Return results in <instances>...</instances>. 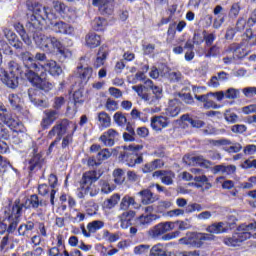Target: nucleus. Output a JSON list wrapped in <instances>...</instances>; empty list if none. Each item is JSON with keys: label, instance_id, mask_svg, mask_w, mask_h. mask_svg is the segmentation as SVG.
Segmentation results:
<instances>
[{"label": "nucleus", "instance_id": "nucleus-31", "mask_svg": "<svg viewBox=\"0 0 256 256\" xmlns=\"http://www.w3.org/2000/svg\"><path fill=\"white\" fill-rule=\"evenodd\" d=\"M237 171V167L235 165H216L213 168V173H221L222 175H233Z\"/></svg>", "mask_w": 256, "mask_h": 256}, {"label": "nucleus", "instance_id": "nucleus-57", "mask_svg": "<svg viewBox=\"0 0 256 256\" xmlns=\"http://www.w3.org/2000/svg\"><path fill=\"white\" fill-rule=\"evenodd\" d=\"M224 118L228 123H237L239 116H237L235 112H231V110H227L224 114Z\"/></svg>", "mask_w": 256, "mask_h": 256}, {"label": "nucleus", "instance_id": "nucleus-33", "mask_svg": "<svg viewBox=\"0 0 256 256\" xmlns=\"http://www.w3.org/2000/svg\"><path fill=\"white\" fill-rule=\"evenodd\" d=\"M1 139H9V130L0 123V153H7V143Z\"/></svg>", "mask_w": 256, "mask_h": 256}, {"label": "nucleus", "instance_id": "nucleus-3", "mask_svg": "<svg viewBox=\"0 0 256 256\" xmlns=\"http://www.w3.org/2000/svg\"><path fill=\"white\" fill-rule=\"evenodd\" d=\"M32 14L28 18L26 27L30 28V31L41 30L44 25H49L51 21L56 19L55 14L51 12L49 7H45L41 4H34L32 6Z\"/></svg>", "mask_w": 256, "mask_h": 256}, {"label": "nucleus", "instance_id": "nucleus-18", "mask_svg": "<svg viewBox=\"0 0 256 256\" xmlns=\"http://www.w3.org/2000/svg\"><path fill=\"white\" fill-rule=\"evenodd\" d=\"M117 137H119V132L113 128H110L100 136L99 140L103 143V145H105V147H113Z\"/></svg>", "mask_w": 256, "mask_h": 256}, {"label": "nucleus", "instance_id": "nucleus-15", "mask_svg": "<svg viewBox=\"0 0 256 256\" xmlns=\"http://www.w3.org/2000/svg\"><path fill=\"white\" fill-rule=\"evenodd\" d=\"M21 209L22 207L19 205L12 207V212L6 219L8 222V233H13V231L17 229V225L19 224V217H21Z\"/></svg>", "mask_w": 256, "mask_h": 256}, {"label": "nucleus", "instance_id": "nucleus-64", "mask_svg": "<svg viewBox=\"0 0 256 256\" xmlns=\"http://www.w3.org/2000/svg\"><path fill=\"white\" fill-rule=\"evenodd\" d=\"M245 97H254L256 95V87H246L242 90Z\"/></svg>", "mask_w": 256, "mask_h": 256}, {"label": "nucleus", "instance_id": "nucleus-4", "mask_svg": "<svg viewBox=\"0 0 256 256\" xmlns=\"http://www.w3.org/2000/svg\"><path fill=\"white\" fill-rule=\"evenodd\" d=\"M99 175H97V171H87L82 175L80 180V186L77 189V197L79 199H83L85 196L90 195V197H96L99 195V188L95 186L94 183L99 181Z\"/></svg>", "mask_w": 256, "mask_h": 256}, {"label": "nucleus", "instance_id": "nucleus-5", "mask_svg": "<svg viewBox=\"0 0 256 256\" xmlns=\"http://www.w3.org/2000/svg\"><path fill=\"white\" fill-rule=\"evenodd\" d=\"M249 231H256V222L250 224H242L238 227L237 232L230 238H225L224 243L228 247H237L251 238V233Z\"/></svg>", "mask_w": 256, "mask_h": 256}, {"label": "nucleus", "instance_id": "nucleus-2", "mask_svg": "<svg viewBox=\"0 0 256 256\" xmlns=\"http://www.w3.org/2000/svg\"><path fill=\"white\" fill-rule=\"evenodd\" d=\"M77 131V124L74 122H69L68 120H62L59 124H56L52 127V129L48 133V139H53V137H57L49 147V151L61 141L63 135H66L62 140V148L65 149L73 143V134Z\"/></svg>", "mask_w": 256, "mask_h": 256}, {"label": "nucleus", "instance_id": "nucleus-32", "mask_svg": "<svg viewBox=\"0 0 256 256\" xmlns=\"http://www.w3.org/2000/svg\"><path fill=\"white\" fill-rule=\"evenodd\" d=\"M163 165H164L163 160L156 159L152 162L146 163L142 167V172L143 173H153V171H155L156 169H161V167H163Z\"/></svg>", "mask_w": 256, "mask_h": 256}, {"label": "nucleus", "instance_id": "nucleus-56", "mask_svg": "<svg viewBox=\"0 0 256 256\" xmlns=\"http://www.w3.org/2000/svg\"><path fill=\"white\" fill-rule=\"evenodd\" d=\"M111 155V150H109L108 148H104L100 152H98L97 159L98 161H107V159H109Z\"/></svg>", "mask_w": 256, "mask_h": 256}, {"label": "nucleus", "instance_id": "nucleus-45", "mask_svg": "<svg viewBox=\"0 0 256 256\" xmlns=\"http://www.w3.org/2000/svg\"><path fill=\"white\" fill-rule=\"evenodd\" d=\"M14 28L16 29L17 33H19L24 43H26V45H31V38H29V36L25 32V28H23V26L20 23L15 24Z\"/></svg>", "mask_w": 256, "mask_h": 256}, {"label": "nucleus", "instance_id": "nucleus-29", "mask_svg": "<svg viewBox=\"0 0 256 256\" xmlns=\"http://www.w3.org/2000/svg\"><path fill=\"white\" fill-rule=\"evenodd\" d=\"M85 59H87V57L81 58L78 69L80 70V76L82 79L88 80L91 79V75H93V68L88 67L87 64L85 65Z\"/></svg>", "mask_w": 256, "mask_h": 256}, {"label": "nucleus", "instance_id": "nucleus-22", "mask_svg": "<svg viewBox=\"0 0 256 256\" xmlns=\"http://www.w3.org/2000/svg\"><path fill=\"white\" fill-rule=\"evenodd\" d=\"M20 57L24 63V65L28 68V69H33V71H35V73H39V64H37L35 62V58L32 56V54L30 52H22L20 54Z\"/></svg>", "mask_w": 256, "mask_h": 256}, {"label": "nucleus", "instance_id": "nucleus-7", "mask_svg": "<svg viewBox=\"0 0 256 256\" xmlns=\"http://www.w3.org/2000/svg\"><path fill=\"white\" fill-rule=\"evenodd\" d=\"M143 145L131 144L124 147V151L120 155L121 161L126 163L128 167H135V165H141L143 163V156H137V151H141Z\"/></svg>", "mask_w": 256, "mask_h": 256}, {"label": "nucleus", "instance_id": "nucleus-25", "mask_svg": "<svg viewBox=\"0 0 256 256\" xmlns=\"http://www.w3.org/2000/svg\"><path fill=\"white\" fill-rule=\"evenodd\" d=\"M4 35L9 42V44L12 47H15V49H21L23 47V43L19 41V38L17 37V34L15 32L11 31L10 29H4Z\"/></svg>", "mask_w": 256, "mask_h": 256}, {"label": "nucleus", "instance_id": "nucleus-21", "mask_svg": "<svg viewBox=\"0 0 256 256\" xmlns=\"http://www.w3.org/2000/svg\"><path fill=\"white\" fill-rule=\"evenodd\" d=\"M152 177H157L161 179L164 185H173V180L175 179V173L172 171L157 170L152 174Z\"/></svg>", "mask_w": 256, "mask_h": 256}, {"label": "nucleus", "instance_id": "nucleus-12", "mask_svg": "<svg viewBox=\"0 0 256 256\" xmlns=\"http://www.w3.org/2000/svg\"><path fill=\"white\" fill-rule=\"evenodd\" d=\"M0 120H2L5 125L9 126L11 129H17L23 124L19 121L18 118L13 117L8 111L5 105L0 102Z\"/></svg>", "mask_w": 256, "mask_h": 256}, {"label": "nucleus", "instance_id": "nucleus-6", "mask_svg": "<svg viewBox=\"0 0 256 256\" xmlns=\"http://www.w3.org/2000/svg\"><path fill=\"white\" fill-rule=\"evenodd\" d=\"M9 72L0 68V81L10 89H15L19 85V64L11 61L8 64Z\"/></svg>", "mask_w": 256, "mask_h": 256}, {"label": "nucleus", "instance_id": "nucleus-36", "mask_svg": "<svg viewBox=\"0 0 256 256\" xmlns=\"http://www.w3.org/2000/svg\"><path fill=\"white\" fill-rule=\"evenodd\" d=\"M107 60V50L103 47L99 49L96 60L94 61V67L99 69V67H103L105 65V61Z\"/></svg>", "mask_w": 256, "mask_h": 256}, {"label": "nucleus", "instance_id": "nucleus-24", "mask_svg": "<svg viewBox=\"0 0 256 256\" xmlns=\"http://www.w3.org/2000/svg\"><path fill=\"white\" fill-rule=\"evenodd\" d=\"M181 113V105L178 100H171L168 107L165 109L166 117H177Z\"/></svg>", "mask_w": 256, "mask_h": 256}, {"label": "nucleus", "instance_id": "nucleus-62", "mask_svg": "<svg viewBox=\"0 0 256 256\" xmlns=\"http://www.w3.org/2000/svg\"><path fill=\"white\" fill-rule=\"evenodd\" d=\"M195 211H203V206H201V204L192 203L189 204L185 210L186 213H195Z\"/></svg>", "mask_w": 256, "mask_h": 256}, {"label": "nucleus", "instance_id": "nucleus-55", "mask_svg": "<svg viewBox=\"0 0 256 256\" xmlns=\"http://www.w3.org/2000/svg\"><path fill=\"white\" fill-rule=\"evenodd\" d=\"M244 39L248 42V45H256V34H253V30L247 29Z\"/></svg>", "mask_w": 256, "mask_h": 256}, {"label": "nucleus", "instance_id": "nucleus-60", "mask_svg": "<svg viewBox=\"0 0 256 256\" xmlns=\"http://www.w3.org/2000/svg\"><path fill=\"white\" fill-rule=\"evenodd\" d=\"M9 102L12 107H15L17 109L21 105V98L17 94H10Z\"/></svg>", "mask_w": 256, "mask_h": 256}, {"label": "nucleus", "instance_id": "nucleus-52", "mask_svg": "<svg viewBox=\"0 0 256 256\" xmlns=\"http://www.w3.org/2000/svg\"><path fill=\"white\" fill-rule=\"evenodd\" d=\"M247 56V50L243 46H237L233 51V59H243Z\"/></svg>", "mask_w": 256, "mask_h": 256}, {"label": "nucleus", "instance_id": "nucleus-44", "mask_svg": "<svg viewBox=\"0 0 256 256\" xmlns=\"http://www.w3.org/2000/svg\"><path fill=\"white\" fill-rule=\"evenodd\" d=\"M62 17L63 19H66V21H69V23H73V21L77 19V10L72 7H66L64 15H62Z\"/></svg>", "mask_w": 256, "mask_h": 256}, {"label": "nucleus", "instance_id": "nucleus-1", "mask_svg": "<svg viewBox=\"0 0 256 256\" xmlns=\"http://www.w3.org/2000/svg\"><path fill=\"white\" fill-rule=\"evenodd\" d=\"M34 41L37 47L41 49V51H44V53H56L60 61H65L73 57L71 50L63 46V42L57 37L39 34L34 36Z\"/></svg>", "mask_w": 256, "mask_h": 256}, {"label": "nucleus", "instance_id": "nucleus-19", "mask_svg": "<svg viewBox=\"0 0 256 256\" xmlns=\"http://www.w3.org/2000/svg\"><path fill=\"white\" fill-rule=\"evenodd\" d=\"M183 162L186 165H199L200 167H211V162L203 158V156L185 155Z\"/></svg>", "mask_w": 256, "mask_h": 256}, {"label": "nucleus", "instance_id": "nucleus-47", "mask_svg": "<svg viewBox=\"0 0 256 256\" xmlns=\"http://www.w3.org/2000/svg\"><path fill=\"white\" fill-rule=\"evenodd\" d=\"M113 177L116 185H122L125 182V172L121 168L114 170Z\"/></svg>", "mask_w": 256, "mask_h": 256}, {"label": "nucleus", "instance_id": "nucleus-61", "mask_svg": "<svg viewBox=\"0 0 256 256\" xmlns=\"http://www.w3.org/2000/svg\"><path fill=\"white\" fill-rule=\"evenodd\" d=\"M105 107L107 111H117V109H119V104H117V101L108 98Z\"/></svg>", "mask_w": 256, "mask_h": 256}, {"label": "nucleus", "instance_id": "nucleus-26", "mask_svg": "<svg viewBox=\"0 0 256 256\" xmlns=\"http://www.w3.org/2000/svg\"><path fill=\"white\" fill-rule=\"evenodd\" d=\"M85 45L89 47V49H95L101 45V36L94 32H90L85 37Z\"/></svg>", "mask_w": 256, "mask_h": 256}, {"label": "nucleus", "instance_id": "nucleus-28", "mask_svg": "<svg viewBox=\"0 0 256 256\" xmlns=\"http://www.w3.org/2000/svg\"><path fill=\"white\" fill-rule=\"evenodd\" d=\"M138 195L141 197V203L143 205H151V203H155L157 197L153 196V192L149 189H144L138 192Z\"/></svg>", "mask_w": 256, "mask_h": 256}, {"label": "nucleus", "instance_id": "nucleus-39", "mask_svg": "<svg viewBox=\"0 0 256 256\" xmlns=\"http://www.w3.org/2000/svg\"><path fill=\"white\" fill-rule=\"evenodd\" d=\"M150 256H167L165 245L158 243L150 249Z\"/></svg>", "mask_w": 256, "mask_h": 256}, {"label": "nucleus", "instance_id": "nucleus-51", "mask_svg": "<svg viewBox=\"0 0 256 256\" xmlns=\"http://www.w3.org/2000/svg\"><path fill=\"white\" fill-rule=\"evenodd\" d=\"M149 249H151L150 245L147 244H140L134 247V254L135 255H145L149 253Z\"/></svg>", "mask_w": 256, "mask_h": 256}, {"label": "nucleus", "instance_id": "nucleus-46", "mask_svg": "<svg viewBox=\"0 0 256 256\" xmlns=\"http://www.w3.org/2000/svg\"><path fill=\"white\" fill-rule=\"evenodd\" d=\"M133 91L137 93L139 97L143 99L149 105V94L145 93V86L143 85H136L132 86Z\"/></svg>", "mask_w": 256, "mask_h": 256}, {"label": "nucleus", "instance_id": "nucleus-23", "mask_svg": "<svg viewBox=\"0 0 256 256\" xmlns=\"http://www.w3.org/2000/svg\"><path fill=\"white\" fill-rule=\"evenodd\" d=\"M57 119H59V112L57 110L45 111V116L41 122L43 129H48L50 125H53V123L57 121Z\"/></svg>", "mask_w": 256, "mask_h": 256}, {"label": "nucleus", "instance_id": "nucleus-20", "mask_svg": "<svg viewBox=\"0 0 256 256\" xmlns=\"http://www.w3.org/2000/svg\"><path fill=\"white\" fill-rule=\"evenodd\" d=\"M92 5L98 7L102 15H111L113 13V0H93Z\"/></svg>", "mask_w": 256, "mask_h": 256}, {"label": "nucleus", "instance_id": "nucleus-38", "mask_svg": "<svg viewBox=\"0 0 256 256\" xmlns=\"http://www.w3.org/2000/svg\"><path fill=\"white\" fill-rule=\"evenodd\" d=\"M107 25H109L107 20L101 17L95 18L92 22V27L95 31H105V29H107Z\"/></svg>", "mask_w": 256, "mask_h": 256}, {"label": "nucleus", "instance_id": "nucleus-58", "mask_svg": "<svg viewBox=\"0 0 256 256\" xmlns=\"http://www.w3.org/2000/svg\"><path fill=\"white\" fill-rule=\"evenodd\" d=\"M47 61V55H45V53H36L34 63H36L39 67L40 65H45Z\"/></svg>", "mask_w": 256, "mask_h": 256}, {"label": "nucleus", "instance_id": "nucleus-59", "mask_svg": "<svg viewBox=\"0 0 256 256\" xmlns=\"http://www.w3.org/2000/svg\"><path fill=\"white\" fill-rule=\"evenodd\" d=\"M239 93H240L239 89L229 88L225 92V98L226 99H237L239 97Z\"/></svg>", "mask_w": 256, "mask_h": 256}, {"label": "nucleus", "instance_id": "nucleus-49", "mask_svg": "<svg viewBox=\"0 0 256 256\" xmlns=\"http://www.w3.org/2000/svg\"><path fill=\"white\" fill-rule=\"evenodd\" d=\"M84 207L89 215H95L99 211V205L94 200L85 202Z\"/></svg>", "mask_w": 256, "mask_h": 256}, {"label": "nucleus", "instance_id": "nucleus-8", "mask_svg": "<svg viewBox=\"0 0 256 256\" xmlns=\"http://www.w3.org/2000/svg\"><path fill=\"white\" fill-rule=\"evenodd\" d=\"M215 236L213 234L201 232H188L185 237L178 241L180 245H189L190 247H201L203 241H213Z\"/></svg>", "mask_w": 256, "mask_h": 256}, {"label": "nucleus", "instance_id": "nucleus-48", "mask_svg": "<svg viewBox=\"0 0 256 256\" xmlns=\"http://www.w3.org/2000/svg\"><path fill=\"white\" fill-rule=\"evenodd\" d=\"M239 13H241V4L239 2L233 3L230 7L228 17L230 19H237Z\"/></svg>", "mask_w": 256, "mask_h": 256}, {"label": "nucleus", "instance_id": "nucleus-10", "mask_svg": "<svg viewBox=\"0 0 256 256\" xmlns=\"http://www.w3.org/2000/svg\"><path fill=\"white\" fill-rule=\"evenodd\" d=\"M39 65L40 69L38 73H40L42 77L47 75L45 71H47L49 75H52V77H59V75L63 73V68H61V65H59L55 60H47L46 63Z\"/></svg>", "mask_w": 256, "mask_h": 256}, {"label": "nucleus", "instance_id": "nucleus-9", "mask_svg": "<svg viewBox=\"0 0 256 256\" xmlns=\"http://www.w3.org/2000/svg\"><path fill=\"white\" fill-rule=\"evenodd\" d=\"M25 77L33 87H36L37 89H41L42 91H51L53 89V84H51V82H48L42 75L39 76V73L33 72V70H26Z\"/></svg>", "mask_w": 256, "mask_h": 256}, {"label": "nucleus", "instance_id": "nucleus-34", "mask_svg": "<svg viewBox=\"0 0 256 256\" xmlns=\"http://www.w3.org/2000/svg\"><path fill=\"white\" fill-rule=\"evenodd\" d=\"M181 120L186 123H189L191 127H194L196 129H201V127L205 126V122H203V120L193 119L189 116V114L182 115Z\"/></svg>", "mask_w": 256, "mask_h": 256}, {"label": "nucleus", "instance_id": "nucleus-50", "mask_svg": "<svg viewBox=\"0 0 256 256\" xmlns=\"http://www.w3.org/2000/svg\"><path fill=\"white\" fill-rule=\"evenodd\" d=\"M73 99L75 107H79V105H83V103H85V96H83V92L81 90L74 92Z\"/></svg>", "mask_w": 256, "mask_h": 256}, {"label": "nucleus", "instance_id": "nucleus-43", "mask_svg": "<svg viewBox=\"0 0 256 256\" xmlns=\"http://www.w3.org/2000/svg\"><path fill=\"white\" fill-rule=\"evenodd\" d=\"M113 121L118 127H125L127 125V116L123 112H116L113 115Z\"/></svg>", "mask_w": 256, "mask_h": 256}, {"label": "nucleus", "instance_id": "nucleus-41", "mask_svg": "<svg viewBox=\"0 0 256 256\" xmlns=\"http://www.w3.org/2000/svg\"><path fill=\"white\" fill-rule=\"evenodd\" d=\"M103 227H105V223L101 220H94L87 224L89 233H97V231L103 229Z\"/></svg>", "mask_w": 256, "mask_h": 256}, {"label": "nucleus", "instance_id": "nucleus-16", "mask_svg": "<svg viewBox=\"0 0 256 256\" xmlns=\"http://www.w3.org/2000/svg\"><path fill=\"white\" fill-rule=\"evenodd\" d=\"M145 85H147L153 93V96L149 95V105H157L161 97H163V89L159 86L153 85V81L150 79L145 81Z\"/></svg>", "mask_w": 256, "mask_h": 256}, {"label": "nucleus", "instance_id": "nucleus-54", "mask_svg": "<svg viewBox=\"0 0 256 256\" xmlns=\"http://www.w3.org/2000/svg\"><path fill=\"white\" fill-rule=\"evenodd\" d=\"M35 224L33 222H27L26 224L20 225L18 228L19 235H25L26 231H33Z\"/></svg>", "mask_w": 256, "mask_h": 256}, {"label": "nucleus", "instance_id": "nucleus-42", "mask_svg": "<svg viewBox=\"0 0 256 256\" xmlns=\"http://www.w3.org/2000/svg\"><path fill=\"white\" fill-rule=\"evenodd\" d=\"M28 95H29V99L30 101L36 106V107H47V101L45 100H41L37 97H34V95H37V93H35V91L33 90H29L28 91Z\"/></svg>", "mask_w": 256, "mask_h": 256}, {"label": "nucleus", "instance_id": "nucleus-53", "mask_svg": "<svg viewBox=\"0 0 256 256\" xmlns=\"http://www.w3.org/2000/svg\"><path fill=\"white\" fill-rule=\"evenodd\" d=\"M53 9L56 11V13H59L61 17L65 14V11H67V6L63 2H53Z\"/></svg>", "mask_w": 256, "mask_h": 256}, {"label": "nucleus", "instance_id": "nucleus-37", "mask_svg": "<svg viewBox=\"0 0 256 256\" xmlns=\"http://www.w3.org/2000/svg\"><path fill=\"white\" fill-rule=\"evenodd\" d=\"M39 205H43V202L39 200V196L32 195L30 198L26 199L25 203L22 205V207H25V209H37Z\"/></svg>", "mask_w": 256, "mask_h": 256}, {"label": "nucleus", "instance_id": "nucleus-63", "mask_svg": "<svg viewBox=\"0 0 256 256\" xmlns=\"http://www.w3.org/2000/svg\"><path fill=\"white\" fill-rule=\"evenodd\" d=\"M39 163H41V154H34L29 161L31 171H33Z\"/></svg>", "mask_w": 256, "mask_h": 256}, {"label": "nucleus", "instance_id": "nucleus-30", "mask_svg": "<svg viewBox=\"0 0 256 256\" xmlns=\"http://www.w3.org/2000/svg\"><path fill=\"white\" fill-rule=\"evenodd\" d=\"M134 206V209H139V207H141V205L137 204V202H135V198L126 195L122 198L121 203H120V209L122 211H127V209H129V207Z\"/></svg>", "mask_w": 256, "mask_h": 256}, {"label": "nucleus", "instance_id": "nucleus-40", "mask_svg": "<svg viewBox=\"0 0 256 256\" xmlns=\"http://www.w3.org/2000/svg\"><path fill=\"white\" fill-rule=\"evenodd\" d=\"M220 143L221 145H230L227 148L228 153H239L243 149L240 143H232L229 140H221Z\"/></svg>", "mask_w": 256, "mask_h": 256}, {"label": "nucleus", "instance_id": "nucleus-27", "mask_svg": "<svg viewBox=\"0 0 256 256\" xmlns=\"http://www.w3.org/2000/svg\"><path fill=\"white\" fill-rule=\"evenodd\" d=\"M96 121L99 129H108V127H111V116H109L105 111L97 114Z\"/></svg>", "mask_w": 256, "mask_h": 256}, {"label": "nucleus", "instance_id": "nucleus-11", "mask_svg": "<svg viewBox=\"0 0 256 256\" xmlns=\"http://www.w3.org/2000/svg\"><path fill=\"white\" fill-rule=\"evenodd\" d=\"M173 229H175L174 222H161L149 230V235L152 239H161L165 233H169Z\"/></svg>", "mask_w": 256, "mask_h": 256}, {"label": "nucleus", "instance_id": "nucleus-13", "mask_svg": "<svg viewBox=\"0 0 256 256\" xmlns=\"http://www.w3.org/2000/svg\"><path fill=\"white\" fill-rule=\"evenodd\" d=\"M48 27H51L54 33H60L61 35H73L75 33L73 26L63 21H55V19L50 21Z\"/></svg>", "mask_w": 256, "mask_h": 256}, {"label": "nucleus", "instance_id": "nucleus-17", "mask_svg": "<svg viewBox=\"0 0 256 256\" xmlns=\"http://www.w3.org/2000/svg\"><path fill=\"white\" fill-rule=\"evenodd\" d=\"M231 223L229 222H218L213 223L206 228L207 233L210 235H220L221 233H227L231 229Z\"/></svg>", "mask_w": 256, "mask_h": 256}, {"label": "nucleus", "instance_id": "nucleus-35", "mask_svg": "<svg viewBox=\"0 0 256 256\" xmlns=\"http://www.w3.org/2000/svg\"><path fill=\"white\" fill-rule=\"evenodd\" d=\"M159 219V215L157 214H146V215H141L138 218V223L139 225H142L143 227L147 225H151L153 221H157Z\"/></svg>", "mask_w": 256, "mask_h": 256}, {"label": "nucleus", "instance_id": "nucleus-14", "mask_svg": "<svg viewBox=\"0 0 256 256\" xmlns=\"http://www.w3.org/2000/svg\"><path fill=\"white\" fill-rule=\"evenodd\" d=\"M168 125H171V121L167 116L156 115L151 118V128L156 133H161L163 129H167Z\"/></svg>", "mask_w": 256, "mask_h": 256}]
</instances>
